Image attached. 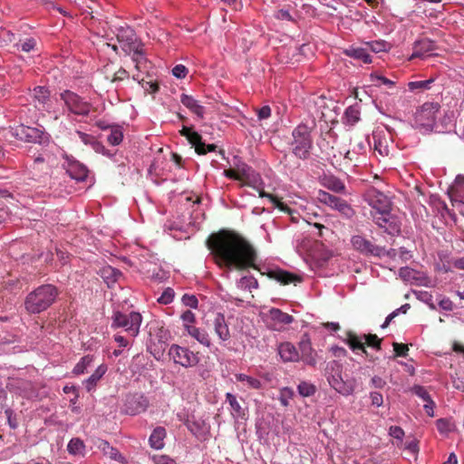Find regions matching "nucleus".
I'll list each match as a JSON object with an SVG mask.
<instances>
[{"mask_svg": "<svg viewBox=\"0 0 464 464\" xmlns=\"http://www.w3.org/2000/svg\"><path fill=\"white\" fill-rule=\"evenodd\" d=\"M215 263L229 270L256 268L257 254L254 246L241 235L222 229L211 234L207 240Z\"/></svg>", "mask_w": 464, "mask_h": 464, "instance_id": "f257e3e1", "label": "nucleus"}, {"mask_svg": "<svg viewBox=\"0 0 464 464\" xmlns=\"http://www.w3.org/2000/svg\"><path fill=\"white\" fill-rule=\"evenodd\" d=\"M316 128L314 118L306 120L297 125L292 131V147L293 154L303 160H308L314 147L312 131Z\"/></svg>", "mask_w": 464, "mask_h": 464, "instance_id": "f03ea898", "label": "nucleus"}, {"mask_svg": "<svg viewBox=\"0 0 464 464\" xmlns=\"http://www.w3.org/2000/svg\"><path fill=\"white\" fill-rule=\"evenodd\" d=\"M59 295L53 285H43L29 293L24 300V308L29 314H40L49 308Z\"/></svg>", "mask_w": 464, "mask_h": 464, "instance_id": "7ed1b4c3", "label": "nucleus"}, {"mask_svg": "<svg viewBox=\"0 0 464 464\" xmlns=\"http://www.w3.org/2000/svg\"><path fill=\"white\" fill-rule=\"evenodd\" d=\"M440 105L438 102H425L415 112L414 125L420 130H432Z\"/></svg>", "mask_w": 464, "mask_h": 464, "instance_id": "20e7f679", "label": "nucleus"}, {"mask_svg": "<svg viewBox=\"0 0 464 464\" xmlns=\"http://www.w3.org/2000/svg\"><path fill=\"white\" fill-rule=\"evenodd\" d=\"M142 322V316L140 313L130 312L123 314L115 312L112 315L111 327L123 328L130 336H137Z\"/></svg>", "mask_w": 464, "mask_h": 464, "instance_id": "39448f33", "label": "nucleus"}, {"mask_svg": "<svg viewBox=\"0 0 464 464\" xmlns=\"http://www.w3.org/2000/svg\"><path fill=\"white\" fill-rule=\"evenodd\" d=\"M363 199L373 208L372 216L392 209L390 198L373 187L368 188L363 193Z\"/></svg>", "mask_w": 464, "mask_h": 464, "instance_id": "423d86ee", "label": "nucleus"}, {"mask_svg": "<svg viewBox=\"0 0 464 464\" xmlns=\"http://www.w3.org/2000/svg\"><path fill=\"white\" fill-rule=\"evenodd\" d=\"M61 99L64 102L65 106L73 114L87 116L92 111V106L88 102H85L78 94L71 92L64 91L61 93Z\"/></svg>", "mask_w": 464, "mask_h": 464, "instance_id": "0eeeda50", "label": "nucleus"}, {"mask_svg": "<svg viewBox=\"0 0 464 464\" xmlns=\"http://www.w3.org/2000/svg\"><path fill=\"white\" fill-rule=\"evenodd\" d=\"M8 133L17 140L31 143H41L44 136V132L41 130L24 124L10 127Z\"/></svg>", "mask_w": 464, "mask_h": 464, "instance_id": "6e6552de", "label": "nucleus"}, {"mask_svg": "<svg viewBox=\"0 0 464 464\" xmlns=\"http://www.w3.org/2000/svg\"><path fill=\"white\" fill-rule=\"evenodd\" d=\"M169 355L177 364L183 367H193L199 362L198 356L188 348L172 344L169 349Z\"/></svg>", "mask_w": 464, "mask_h": 464, "instance_id": "1a4fd4ad", "label": "nucleus"}, {"mask_svg": "<svg viewBox=\"0 0 464 464\" xmlns=\"http://www.w3.org/2000/svg\"><path fill=\"white\" fill-rule=\"evenodd\" d=\"M116 38L121 50L128 55H130L134 48H139L140 44H141L138 41L134 31L129 26L117 28Z\"/></svg>", "mask_w": 464, "mask_h": 464, "instance_id": "9d476101", "label": "nucleus"}, {"mask_svg": "<svg viewBox=\"0 0 464 464\" xmlns=\"http://www.w3.org/2000/svg\"><path fill=\"white\" fill-rule=\"evenodd\" d=\"M374 223L390 235L398 234L401 230V223L397 217L391 214V210L372 216Z\"/></svg>", "mask_w": 464, "mask_h": 464, "instance_id": "9b49d317", "label": "nucleus"}, {"mask_svg": "<svg viewBox=\"0 0 464 464\" xmlns=\"http://www.w3.org/2000/svg\"><path fill=\"white\" fill-rule=\"evenodd\" d=\"M149 407V400L141 394H130L126 396L124 412L128 415H138L144 412Z\"/></svg>", "mask_w": 464, "mask_h": 464, "instance_id": "f8f14e48", "label": "nucleus"}, {"mask_svg": "<svg viewBox=\"0 0 464 464\" xmlns=\"http://www.w3.org/2000/svg\"><path fill=\"white\" fill-rule=\"evenodd\" d=\"M188 430L200 441L208 440L210 436V425L202 418L191 416L186 421Z\"/></svg>", "mask_w": 464, "mask_h": 464, "instance_id": "ddd939ff", "label": "nucleus"}, {"mask_svg": "<svg viewBox=\"0 0 464 464\" xmlns=\"http://www.w3.org/2000/svg\"><path fill=\"white\" fill-rule=\"evenodd\" d=\"M351 243L354 249L364 255L380 256L385 253L383 247L373 245L370 240L362 236H353Z\"/></svg>", "mask_w": 464, "mask_h": 464, "instance_id": "4468645a", "label": "nucleus"}, {"mask_svg": "<svg viewBox=\"0 0 464 464\" xmlns=\"http://www.w3.org/2000/svg\"><path fill=\"white\" fill-rule=\"evenodd\" d=\"M63 158L67 162L66 171L72 179L82 181L87 178L88 169L83 164L67 154Z\"/></svg>", "mask_w": 464, "mask_h": 464, "instance_id": "2eb2a0df", "label": "nucleus"}, {"mask_svg": "<svg viewBox=\"0 0 464 464\" xmlns=\"http://www.w3.org/2000/svg\"><path fill=\"white\" fill-rule=\"evenodd\" d=\"M267 319L271 321V327L274 330H280L284 325L290 324L294 321L292 315L278 308H271L268 311Z\"/></svg>", "mask_w": 464, "mask_h": 464, "instance_id": "dca6fc26", "label": "nucleus"}, {"mask_svg": "<svg viewBox=\"0 0 464 464\" xmlns=\"http://www.w3.org/2000/svg\"><path fill=\"white\" fill-rule=\"evenodd\" d=\"M131 60L135 63V68L139 72H148L150 68V62L147 59L144 53L143 44L139 48H134L131 52Z\"/></svg>", "mask_w": 464, "mask_h": 464, "instance_id": "f3484780", "label": "nucleus"}, {"mask_svg": "<svg viewBox=\"0 0 464 464\" xmlns=\"http://www.w3.org/2000/svg\"><path fill=\"white\" fill-rule=\"evenodd\" d=\"M435 49L436 44L432 40L429 38L420 39L414 43L413 53L410 59L412 60L414 58L422 57Z\"/></svg>", "mask_w": 464, "mask_h": 464, "instance_id": "a211bd4d", "label": "nucleus"}, {"mask_svg": "<svg viewBox=\"0 0 464 464\" xmlns=\"http://www.w3.org/2000/svg\"><path fill=\"white\" fill-rule=\"evenodd\" d=\"M212 325L214 332L221 341L226 342L230 339L229 328L224 314H217L213 320Z\"/></svg>", "mask_w": 464, "mask_h": 464, "instance_id": "6ab92c4d", "label": "nucleus"}, {"mask_svg": "<svg viewBox=\"0 0 464 464\" xmlns=\"http://www.w3.org/2000/svg\"><path fill=\"white\" fill-rule=\"evenodd\" d=\"M95 446L103 453V455L107 456L111 459L117 460L120 463H125V458L117 449L111 446L107 440L98 439L95 442Z\"/></svg>", "mask_w": 464, "mask_h": 464, "instance_id": "aec40b11", "label": "nucleus"}, {"mask_svg": "<svg viewBox=\"0 0 464 464\" xmlns=\"http://www.w3.org/2000/svg\"><path fill=\"white\" fill-rule=\"evenodd\" d=\"M33 98L35 107L39 110H48L50 108V92L42 86H37L33 91Z\"/></svg>", "mask_w": 464, "mask_h": 464, "instance_id": "412c9836", "label": "nucleus"}, {"mask_svg": "<svg viewBox=\"0 0 464 464\" xmlns=\"http://www.w3.org/2000/svg\"><path fill=\"white\" fill-rule=\"evenodd\" d=\"M299 349L301 352V360L308 365L314 366L316 364V353L312 348L311 342L309 340H302L299 343Z\"/></svg>", "mask_w": 464, "mask_h": 464, "instance_id": "4be33fe9", "label": "nucleus"}, {"mask_svg": "<svg viewBox=\"0 0 464 464\" xmlns=\"http://www.w3.org/2000/svg\"><path fill=\"white\" fill-rule=\"evenodd\" d=\"M181 103L187 107L197 117L203 119L205 114V108L198 103V102L192 96L182 93L180 96Z\"/></svg>", "mask_w": 464, "mask_h": 464, "instance_id": "5701e85b", "label": "nucleus"}, {"mask_svg": "<svg viewBox=\"0 0 464 464\" xmlns=\"http://www.w3.org/2000/svg\"><path fill=\"white\" fill-rule=\"evenodd\" d=\"M278 353L285 362H295L299 359V353L290 343H283L278 347Z\"/></svg>", "mask_w": 464, "mask_h": 464, "instance_id": "b1692460", "label": "nucleus"}, {"mask_svg": "<svg viewBox=\"0 0 464 464\" xmlns=\"http://www.w3.org/2000/svg\"><path fill=\"white\" fill-rule=\"evenodd\" d=\"M343 53L351 58L362 61L363 63H372L371 55L365 48L350 46L343 51Z\"/></svg>", "mask_w": 464, "mask_h": 464, "instance_id": "393cba45", "label": "nucleus"}, {"mask_svg": "<svg viewBox=\"0 0 464 464\" xmlns=\"http://www.w3.org/2000/svg\"><path fill=\"white\" fill-rule=\"evenodd\" d=\"M363 335L358 336L352 331L346 333V337L344 339L345 343L349 345V347L356 352L357 350L362 351L363 353L367 354V351L365 349V343L362 342Z\"/></svg>", "mask_w": 464, "mask_h": 464, "instance_id": "a878e982", "label": "nucleus"}, {"mask_svg": "<svg viewBox=\"0 0 464 464\" xmlns=\"http://www.w3.org/2000/svg\"><path fill=\"white\" fill-rule=\"evenodd\" d=\"M268 276L281 283L282 285H289L295 281H301L299 277L292 273L283 270H273L268 273Z\"/></svg>", "mask_w": 464, "mask_h": 464, "instance_id": "bb28decb", "label": "nucleus"}, {"mask_svg": "<svg viewBox=\"0 0 464 464\" xmlns=\"http://www.w3.org/2000/svg\"><path fill=\"white\" fill-rule=\"evenodd\" d=\"M166 430L163 427H157L150 436L149 442L151 448L160 450L164 446Z\"/></svg>", "mask_w": 464, "mask_h": 464, "instance_id": "cd10ccee", "label": "nucleus"}, {"mask_svg": "<svg viewBox=\"0 0 464 464\" xmlns=\"http://www.w3.org/2000/svg\"><path fill=\"white\" fill-rule=\"evenodd\" d=\"M226 401L229 403L231 410H232V415L234 418H240L245 419L246 417V411L242 406L240 405L239 401H237V397L227 392L226 394Z\"/></svg>", "mask_w": 464, "mask_h": 464, "instance_id": "c85d7f7f", "label": "nucleus"}, {"mask_svg": "<svg viewBox=\"0 0 464 464\" xmlns=\"http://www.w3.org/2000/svg\"><path fill=\"white\" fill-rule=\"evenodd\" d=\"M323 186L335 193H343L345 190L343 182L334 176H325L323 179Z\"/></svg>", "mask_w": 464, "mask_h": 464, "instance_id": "c756f323", "label": "nucleus"}, {"mask_svg": "<svg viewBox=\"0 0 464 464\" xmlns=\"http://www.w3.org/2000/svg\"><path fill=\"white\" fill-rule=\"evenodd\" d=\"M334 210H337L343 218L347 219H351L355 215L354 209L351 207L348 202L341 198H338V201L335 202L334 206L332 208Z\"/></svg>", "mask_w": 464, "mask_h": 464, "instance_id": "7c9ffc66", "label": "nucleus"}, {"mask_svg": "<svg viewBox=\"0 0 464 464\" xmlns=\"http://www.w3.org/2000/svg\"><path fill=\"white\" fill-rule=\"evenodd\" d=\"M187 332L191 337L195 338L201 344L207 347L211 346L210 338L208 336V334L205 330L193 326L188 327V330Z\"/></svg>", "mask_w": 464, "mask_h": 464, "instance_id": "2f4dec72", "label": "nucleus"}, {"mask_svg": "<svg viewBox=\"0 0 464 464\" xmlns=\"http://www.w3.org/2000/svg\"><path fill=\"white\" fill-rule=\"evenodd\" d=\"M102 276L106 284L110 286L111 284L117 282L122 276V274L118 269H115L111 266H106L102 270Z\"/></svg>", "mask_w": 464, "mask_h": 464, "instance_id": "473e14b6", "label": "nucleus"}, {"mask_svg": "<svg viewBox=\"0 0 464 464\" xmlns=\"http://www.w3.org/2000/svg\"><path fill=\"white\" fill-rule=\"evenodd\" d=\"M188 142L195 148V150L199 155L207 154L206 144L202 141V137L197 131H192L187 139Z\"/></svg>", "mask_w": 464, "mask_h": 464, "instance_id": "72a5a7b5", "label": "nucleus"}, {"mask_svg": "<svg viewBox=\"0 0 464 464\" xmlns=\"http://www.w3.org/2000/svg\"><path fill=\"white\" fill-rule=\"evenodd\" d=\"M454 200L464 204V177L458 176L452 187Z\"/></svg>", "mask_w": 464, "mask_h": 464, "instance_id": "f704fd0d", "label": "nucleus"}, {"mask_svg": "<svg viewBox=\"0 0 464 464\" xmlns=\"http://www.w3.org/2000/svg\"><path fill=\"white\" fill-rule=\"evenodd\" d=\"M84 450L85 445L79 438L72 439L67 445V450L72 455L84 456Z\"/></svg>", "mask_w": 464, "mask_h": 464, "instance_id": "c9c22d12", "label": "nucleus"}, {"mask_svg": "<svg viewBox=\"0 0 464 464\" xmlns=\"http://www.w3.org/2000/svg\"><path fill=\"white\" fill-rule=\"evenodd\" d=\"M107 367L103 364L100 365L96 371L86 381V389L90 392L104 375Z\"/></svg>", "mask_w": 464, "mask_h": 464, "instance_id": "e433bc0d", "label": "nucleus"}, {"mask_svg": "<svg viewBox=\"0 0 464 464\" xmlns=\"http://www.w3.org/2000/svg\"><path fill=\"white\" fill-rule=\"evenodd\" d=\"M259 196L261 198H269V200L273 203L274 207L278 208L279 210H281L283 212H285V213H288V214H292V209L285 203L281 201L276 196H274L272 194H269V193H266L265 191H260L259 192Z\"/></svg>", "mask_w": 464, "mask_h": 464, "instance_id": "4c0bfd02", "label": "nucleus"}, {"mask_svg": "<svg viewBox=\"0 0 464 464\" xmlns=\"http://www.w3.org/2000/svg\"><path fill=\"white\" fill-rule=\"evenodd\" d=\"M317 199L320 203L324 204L331 208L334 206L335 202L338 201V197L332 195L324 190L320 189L317 192Z\"/></svg>", "mask_w": 464, "mask_h": 464, "instance_id": "58836bf2", "label": "nucleus"}, {"mask_svg": "<svg viewBox=\"0 0 464 464\" xmlns=\"http://www.w3.org/2000/svg\"><path fill=\"white\" fill-rule=\"evenodd\" d=\"M334 390L343 396H349V395L353 394L355 390V380L353 379V380L343 381Z\"/></svg>", "mask_w": 464, "mask_h": 464, "instance_id": "ea45409f", "label": "nucleus"}, {"mask_svg": "<svg viewBox=\"0 0 464 464\" xmlns=\"http://www.w3.org/2000/svg\"><path fill=\"white\" fill-rule=\"evenodd\" d=\"M133 79L139 82L141 84L142 88L149 93H155L159 90V85L157 82H154L152 81H145L144 78H140L139 74L133 75Z\"/></svg>", "mask_w": 464, "mask_h": 464, "instance_id": "a19ab883", "label": "nucleus"}, {"mask_svg": "<svg viewBox=\"0 0 464 464\" xmlns=\"http://www.w3.org/2000/svg\"><path fill=\"white\" fill-rule=\"evenodd\" d=\"M360 110L355 106H350L345 110L344 115L347 122L351 125L355 124L360 120Z\"/></svg>", "mask_w": 464, "mask_h": 464, "instance_id": "79ce46f5", "label": "nucleus"}, {"mask_svg": "<svg viewBox=\"0 0 464 464\" xmlns=\"http://www.w3.org/2000/svg\"><path fill=\"white\" fill-rule=\"evenodd\" d=\"M237 286L242 289H248L251 291L252 288H257L258 283L257 280L251 276H243L237 282Z\"/></svg>", "mask_w": 464, "mask_h": 464, "instance_id": "37998d69", "label": "nucleus"}, {"mask_svg": "<svg viewBox=\"0 0 464 464\" xmlns=\"http://www.w3.org/2000/svg\"><path fill=\"white\" fill-rule=\"evenodd\" d=\"M236 379L238 382H246L247 386L251 389H260L261 382L256 378L246 375L244 373L237 374Z\"/></svg>", "mask_w": 464, "mask_h": 464, "instance_id": "c03bdc74", "label": "nucleus"}, {"mask_svg": "<svg viewBox=\"0 0 464 464\" xmlns=\"http://www.w3.org/2000/svg\"><path fill=\"white\" fill-rule=\"evenodd\" d=\"M93 357L91 355L83 356L81 361L74 366L72 372L74 374H82L86 368L92 362Z\"/></svg>", "mask_w": 464, "mask_h": 464, "instance_id": "a18cd8bd", "label": "nucleus"}, {"mask_svg": "<svg viewBox=\"0 0 464 464\" xmlns=\"http://www.w3.org/2000/svg\"><path fill=\"white\" fill-rule=\"evenodd\" d=\"M298 392L303 397H309L314 394L316 388L314 384L307 382H302L299 383L298 387Z\"/></svg>", "mask_w": 464, "mask_h": 464, "instance_id": "49530a36", "label": "nucleus"}, {"mask_svg": "<svg viewBox=\"0 0 464 464\" xmlns=\"http://www.w3.org/2000/svg\"><path fill=\"white\" fill-rule=\"evenodd\" d=\"M123 139V133L119 128H112L111 133L107 137V140L111 145H119Z\"/></svg>", "mask_w": 464, "mask_h": 464, "instance_id": "de8ad7c7", "label": "nucleus"}, {"mask_svg": "<svg viewBox=\"0 0 464 464\" xmlns=\"http://www.w3.org/2000/svg\"><path fill=\"white\" fill-rule=\"evenodd\" d=\"M371 81L374 85L383 84L388 88H392L395 85V82L382 75H379L377 73L371 74Z\"/></svg>", "mask_w": 464, "mask_h": 464, "instance_id": "09e8293b", "label": "nucleus"}, {"mask_svg": "<svg viewBox=\"0 0 464 464\" xmlns=\"http://www.w3.org/2000/svg\"><path fill=\"white\" fill-rule=\"evenodd\" d=\"M411 392L420 398L423 401L427 402L431 400L428 391L425 387L420 385H414L411 388Z\"/></svg>", "mask_w": 464, "mask_h": 464, "instance_id": "8fccbe9b", "label": "nucleus"}, {"mask_svg": "<svg viewBox=\"0 0 464 464\" xmlns=\"http://www.w3.org/2000/svg\"><path fill=\"white\" fill-rule=\"evenodd\" d=\"M363 339L365 340L364 343L366 345L375 348L377 350L381 349L382 339H380L376 334H363Z\"/></svg>", "mask_w": 464, "mask_h": 464, "instance_id": "3c124183", "label": "nucleus"}, {"mask_svg": "<svg viewBox=\"0 0 464 464\" xmlns=\"http://www.w3.org/2000/svg\"><path fill=\"white\" fill-rule=\"evenodd\" d=\"M105 78L111 82H121L129 78V72L125 69L120 68L112 75H106Z\"/></svg>", "mask_w": 464, "mask_h": 464, "instance_id": "603ef678", "label": "nucleus"}, {"mask_svg": "<svg viewBox=\"0 0 464 464\" xmlns=\"http://www.w3.org/2000/svg\"><path fill=\"white\" fill-rule=\"evenodd\" d=\"M181 319L183 322V325L187 331L188 330V327L194 326L193 324L195 323L196 317L194 313H192L190 310L185 311L181 314Z\"/></svg>", "mask_w": 464, "mask_h": 464, "instance_id": "864d4df0", "label": "nucleus"}, {"mask_svg": "<svg viewBox=\"0 0 464 464\" xmlns=\"http://www.w3.org/2000/svg\"><path fill=\"white\" fill-rule=\"evenodd\" d=\"M174 295V290L169 287L163 291L161 295L158 298V302L162 304H169L173 301Z\"/></svg>", "mask_w": 464, "mask_h": 464, "instance_id": "5fc2aeb1", "label": "nucleus"}, {"mask_svg": "<svg viewBox=\"0 0 464 464\" xmlns=\"http://www.w3.org/2000/svg\"><path fill=\"white\" fill-rule=\"evenodd\" d=\"M394 357H406L408 354V345L404 343H393Z\"/></svg>", "mask_w": 464, "mask_h": 464, "instance_id": "6e6d98bb", "label": "nucleus"}, {"mask_svg": "<svg viewBox=\"0 0 464 464\" xmlns=\"http://www.w3.org/2000/svg\"><path fill=\"white\" fill-rule=\"evenodd\" d=\"M237 170L239 177L238 181H242V185H246V180L250 178L251 168L245 165L242 168H237Z\"/></svg>", "mask_w": 464, "mask_h": 464, "instance_id": "4d7b16f0", "label": "nucleus"}, {"mask_svg": "<svg viewBox=\"0 0 464 464\" xmlns=\"http://www.w3.org/2000/svg\"><path fill=\"white\" fill-rule=\"evenodd\" d=\"M432 82H433V80L411 82H409L408 87L411 91H414L417 89H429L430 84Z\"/></svg>", "mask_w": 464, "mask_h": 464, "instance_id": "13d9d810", "label": "nucleus"}, {"mask_svg": "<svg viewBox=\"0 0 464 464\" xmlns=\"http://www.w3.org/2000/svg\"><path fill=\"white\" fill-rule=\"evenodd\" d=\"M182 303L185 306L191 307V308H197L198 307V298L193 295H184L182 296Z\"/></svg>", "mask_w": 464, "mask_h": 464, "instance_id": "bf43d9fd", "label": "nucleus"}, {"mask_svg": "<svg viewBox=\"0 0 464 464\" xmlns=\"http://www.w3.org/2000/svg\"><path fill=\"white\" fill-rule=\"evenodd\" d=\"M152 461L154 464H176V462L166 455H153Z\"/></svg>", "mask_w": 464, "mask_h": 464, "instance_id": "052dcab7", "label": "nucleus"}, {"mask_svg": "<svg viewBox=\"0 0 464 464\" xmlns=\"http://www.w3.org/2000/svg\"><path fill=\"white\" fill-rule=\"evenodd\" d=\"M327 380H328L330 386L333 389H336V387L339 386L342 382H343L341 372H337L336 374H332L331 376H329L327 378Z\"/></svg>", "mask_w": 464, "mask_h": 464, "instance_id": "680f3d73", "label": "nucleus"}, {"mask_svg": "<svg viewBox=\"0 0 464 464\" xmlns=\"http://www.w3.org/2000/svg\"><path fill=\"white\" fill-rule=\"evenodd\" d=\"M258 120H266L271 116V108L268 105H265L256 110Z\"/></svg>", "mask_w": 464, "mask_h": 464, "instance_id": "e2e57ef3", "label": "nucleus"}, {"mask_svg": "<svg viewBox=\"0 0 464 464\" xmlns=\"http://www.w3.org/2000/svg\"><path fill=\"white\" fill-rule=\"evenodd\" d=\"M172 73L175 77L182 79L186 77L188 69L182 64H178L172 69Z\"/></svg>", "mask_w": 464, "mask_h": 464, "instance_id": "0e129e2a", "label": "nucleus"}, {"mask_svg": "<svg viewBox=\"0 0 464 464\" xmlns=\"http://www.w3.org/2000/svg\"><path fill=\"white\" fill-rule=\"evenodd\" d=\"M372 404L376 407H380L383 403V397L380 392H372L370 393Z\"/></svg>", "mask_w": 464, "mask_h": 464, "instance_id": "69168bd1", "label": "nucleus"}, {"mask_svg": "<svg viewBox=\"0 0 464 464\" xmlns=\"http://www.w3.org/2000/svg\"><path fill=\"white\" fill-rule=\"evenodd\" d=\"M36 45V42L34 38L26 39L24 43L21 44V50L29 53L34 49Z\"/></svg>", "mask_w": 464, "mask_h": 464, "instance_id": "338daca9", "label": "nucleus"}, {"mask_svg": "<svg viewBox=\"0 0 464 464\" xmlns=\"http://www.w3.org/2000/svg\"><path fill=\"white\" fill-rule=\"evenodd\" d=\"M374 150L378 151L379 154L382 157L388 156L389 149L386 145H383L381 140L374 141Z\"/></svg>", "mask_w": 464, "mask_h": 464, "instance_id": "774afa93", "label": "nucleus"}]
</instances>
